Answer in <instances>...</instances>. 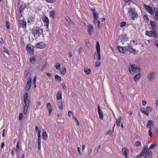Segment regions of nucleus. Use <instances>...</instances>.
<instances>
[{
	"label": "nucleus",
	"instance_id": "nucleus-1",
	"mask_svg": "<svg viewBox=\"0 0 158 158\" xmlns=\"http://www.w3.org/2000/svg\"><path fill=\"white\" fill-rule=\"evenodd\" d=\"M28 94L27 93H26L24 95V101L25 106L24 107L23 113L24 114H25L27 112L28 108L30 105V101L28 98Z\"/></svg>",
	"mask_w": 158,
	"mask_h": 158
},
{
	"label": "nucleus",
	"instance_id": "nucleus-2",
	"mask_svg": "<svg viewBox=\"0 0 158 158\" xmlns=\"http://www.w3.org/2000/svg\"><path fill=\"white\" fill-rule=\"evenodd\" d=\"M127 14L129 18L132 20L136 19L138 16L136 11L132 7H130L128 9Z\"/></svg>",
	"mask_w": 158,
	"mask_h": 158
},
{
	"label": "nucleus",
	"instance_id": "nucleus-3",
	"mask_svg": "<svg viewBox=\"0 0 158 158\" xmlns=\"http://www.w3.org/2000/svg\"><path fill=\"white\" fill-rule=\"evenodd\" d=\"M128 70L130 73L134 74L140 71V68L135 64H130L129 66Z\"/></svg>",
	"mask_w": 158,
	"mask_h": 158
},
{
	"label": "nucleus",
	"instance_id": "nucleus-4",
	"mask_svg": "<svg viewBox=\"0 0 158 158\" xmlns=\"http://www.w3.org/2000/svg\"><path fill=\"white\" fill-rule=\"evenodd\" d=\"M96 52L94 53V58L95 60H99L101 59L100 46L98 41H97L96 44Z\"/></svg>",
	"mask_w": 158,
	"mask_h": 158
},
{
	"label": "nucleus",
	"instance_id": "nucleus-5",
	"mask_svg": "<svg viewBox=\"0 0 158 158\" xmlns=\"http://www.w3.org/2000/svg\"><path fill=\"white\" fill-rule=\"evenodd\" d=\"M43 32V29L39 27L36 26L32 30V33L35 37H38Z\"/></svg>",
	"mask_w": 158,
	"mask_h": 158
},
{
	"label": "nucleus",
	"instance_id": "nucleus-6",
	"mask_svg": "<svg viewBox=\"0 0 158 158\" xmlns=\"http://www.w3.org/2000/svg\"><path fill=\"white\" fill-rule=\"evenodd\" d=\"M145 35L150 37H153L155 38H158L157 31L155 30L146 31Z\"/></svg>",
	"mask_w": 158,
	"mask_h": 158
},
{
	"label": "nucleus",
	"instance_id": "nucleus-7",
	"mask_svg": "<svg viewBox=\"0 0 158 158\" xmlns=\"http://www.w3.org/2000/svg\"><path fill=\"white\" fill-rule=\"evenodd\" d=\"M156 75L155 73L150 72L147 75L148 79L150 81L152 82L154 81Z\"/></svg>",
	"mask_w": 158,
	"mask_h": 158
},
{
	"label": "nucleus",
	"instance_id": "nucleus-8",
	"mask_svg": "<svg viewBox=\"0 0 158 158\" xmlns=\"http://www.w3.org/2000/svg\"><path fill=\"white\" fill-rule=\"evenodd\" d=\"M144 6L145 9L147 10L149 14L152 15H154V9L153 10L152 7L148 5H144Z\"/></svg>",
	"mask_w": 158,
	"mask_h": 158
},
{
	"label": "nucleus",
	"instance_id": "nucleus-9",
	"mask_svg": "<svg viewBox=\"0 0 158 158\" xmlns=\"http://www.w3.org/2000/svg\"><path fill=\"white\" fill-rule=\"evenodd\" d=\"M27 25V23L24 20H20L18 21V26L20 27H21L23 29H25Z\"/></svg>",
	"mask_w": 158,
	"mask_h": 158
},
{
	"label": "nucleus",
	"instance_id": "nucleus-10",
	"mask_svg": "<svg viewBox=\"0 0 158 158\" xmlns=\"http://www.w3.org/2000/svg\"><path fill=\"white\" fill-rule=\"evenodd\" d=\"M150 25L151 26L150 29L152 30H155L157 31V26L156 24V23L153 20H151L150 21Z\"/></svg>",
	"mask_w": 158,
	"mask_h": 158
},
{
	"label": "nucleus",
	"instance_id": "nucleus-11",
	"mask_svg": "<svg viewBox=\"0 0 158 158\" xmlns=\"http://www.w3.org/2000/svg\"><path fill=\"white\" fill-rule=\"evenodd\" d=\"M46 44L44 42H40L37 43L35 46V48H36L42 49L45 48Z\"/></svg>",
	"mask_w": 158,
	"mask_h": 158
},
{
	"label": "nucleus",
	"instance_id": "nucleus-12",
	"mask_svg": "<svg viewBox=\"0 0 158 158\" xmlns=\"http://www.w3.org/2000/svg\"><path fill=\"white\" fill-rule=\"evenodd\" d=\"M31 84V77H28L27 79V82L26 85L25 90L29 91L30 88Z\"/></svg>",
	"mask_w": 158,
	"mask_h": 158
},
{
	"label": "nucleus",
	"instance_id": "nucleus-13",
	"mask_svg": "<svg viewBox=\"0 0 158 158\" xmlns=\"http://www.w3.org/2000/svg\"><path fill=\"white\" fill-rule=\"evenodd\" d=\"M33 47L30 44H28L26 47V50L29 54L33 55Z\"/></svg>",
	"mask_w": 158,
	"mask_h": 158
},
{
	"label": "nucleus",
	"instance_id": "nucleus-14",
	"mask_svg": "<svg viewBox=\"0 0 158 158\" xmlns=\"http://www.w3.org/2000/svg\"><path fill=\"white\" fill-rule=\"evenodd\" d=\"M154 123V121L151 120H148L147 122V127L150 129L153 126Z\"/></svg>",
	"mask_w": 158,
	"mask_h": 158
},
{
	"label": "nucleus",
	"instance_id": "nucleus-15",
	"mask_svg": "<svg viewBox=\"0 0 158 158\" xmlns=\"http://www.w3.org/2000/svg\"><path fill=\"white\" fill-rule=\"evenodd\" d=\"M94 28V26L91 24H89L87 27V31L88 33L91 35V33L93 32V29Z\"/></svg>",
	"mask_w": 158,
	"mask_h": 158
},
{
	"label": "nucleus",
	"instance_id": "nucleus-16",
	"mask_svg": "<svg viewBox=\"0 0 158 158\" xmlns=\"http://www.w3.org/2000/svg\"><path fill=\"white\" fill-rule=\"evenodd\" d=\"M141 74L140 73H138L137 74H136L133 77L134 81L135 82H137V81L139 80L141 77Z\"/></svg>",
	"mask_w": 158,
	"mask_h": 158
},
{
	"label": "nucleus",
	"instance_id": "nucleus-17",
	"mask_svg": "<svg viewBox=\"0 0 158 158\" xmlns=\"http://www.w3.org/2000/svg\"><path fill=\"white\" fill-rule=\"evenodd\" d=\"M122 151L123 153L125 156L126 158H127L128 155V153L129 152V150L126 148L123 147L122 148Z\"/></svg>",
	"mask_w": 158,
	"mask_h": 158
},
{
	"label": "nucleus",
	"instance_id": "nucleus-18",
	"mask_svg": "<svg viewBox=\"0 0 158 158\" xmlns=\"http://www.w3.org/2000/svg\"><path fill=\"white\" fill-rule=\"evenodd\" d=\"M98 111L99 115V118L101 119H102L103 118V114L99 106H98Z\"/></svg>",
	"mask_w": 158,
	"mask_h": 158
},
{
	"label": "nucleus",
	"instance_id": "nucleus-19",
	"mask_svg": "<svg viewBox=\"0 0 158 158\" xmlns=\"http://www.w3.org/2000/svg\"><path fill=\"white\" fill-rule=\"evenodd\" d=\"M154 19L158 21V8H154Z\"/></svg>",
	"mask_w": 158,
	"mask_h": 158
},
{
	"label": "nucleus",
	"instance_id": "nucleus-20",
	"mask_svg": "<svg viewBox=\"0 0 158 158\" xmlns=\"http://www.w3.org/2000/svg\"><path fill=\"white\" fill-rule=\"evenodd\" d=\"M118 49L120 52L124 53L126 52V49L125 47H123L120 46H118Z\"/></svg>",
	"mask_w": 158,
	"mask_h": 158
},
{
	"label": "nucleus",
	"instance_id": "nucleus-21",
	"mask_svg": "<svg viewBox=\"0 0 158 158\" xmlns=\"http://www.w3.org/2000/svg\"><path fill=\"white\" fill-rule=\"evenodd\" d=\"M47 109L48 110V113L49 114H50L51 113V112L52 111V107L51 106V104H50V103L48 102L47 104Z\"/></svg>",
	"mask_w": 158,
	"mask_h": 158
},
{
	"label": "nucleus",
	"instance_id": "nucleus-22",
	"mask_svg": "<svg viewBox=\"0 0 158 158\" xmlns=\"http://www.w3.org/2000/svg\"><path fill=\"white\" fill-rule=\"evenodd\" d=\"M157 143L156 141L153 142L150 145L149 148V149H152L154 148L157 146Z\"/></svg>",
	"mask_w": 158,
	"mask_h": 158
},
{
	"label": "nucleus",
	"instance_id": "nucleus-23",
	"mask_svg": "<svg viewBox=\"0 0 158 158\" xmlns=\"http://www.w3.org/2000/svg\"><path fill=\"white\" fill-rule=\"evenodd\" d=\"M141 110L142 112L144 114H145L147 116H148L149 115V111L148 110H145L144 107H142L141 109Z\"/></svg>",
	"mask_w": 158,
	"mask_h": 158
},
{
	"label": "nucleus",
	"instance_id": "nucleus-24",
	"mask_svg": "<svg viewBox=\"0 0 158 158\" xmlns=\"http://www.w3.org/2000/svg\"><path fill=\"white\" fill-rule=\"evenodd\" d=\"M126 49V51L130 52H133L134 51H135V49L133 48L130 45H128Z\"/></svg>",
	"mask_w": 158,
	"mask_h": 158
},
{
	"label": "nucleus",
	"instance_id": "nucleus-25",
	"mask_svg": "<svg viewBox=\"0 0 158 158\" xmlns=\"http://www.w3.org/2000/svg\"><path fill=\"white\" fill-rule=\"evenodd\" d=\"M48 138V135L46 131L45 130L43 131V138L44 140H46Z\"/></svg>",
	"mask_w": 158,
	"mask_h": 158
},
{
	"label": "nucleus",
	"instance_id": "nucleus-26",
	"mask_svg": "<svg viewBox=\"0 0 158 158\" xmlns=\"http://www.w3.org/2000/svg\"><path fill=\"white\" fill-rule=\"evenodd\" d=\"M57 100H60L62 99V92L59 91L57 94Z\"/></svg>",
	"mask_w": 158,
	"mask_h": 158
},
{
	"label": "nucleus",
	"instance_id": "nucleus-27",
	"mask_svg": "<svg viewBox=\"0 0 158 158\" xmlns=\"http://www.w3.org/2000/svg\"><path fill=\"white\" fill-rule=\"evenodd\" d=\"M57 106L59 108L60 110H62L63 109L62 106H63V103L61 101H59L57 104Z\"/></svg>",
	"mask_w": 158,
	"mask_h": 158
},
{
	"label": "nucleus",
	"instance_id": "nucleus-28",
	"mask_svg": "<svg viewBox=\"0 0 158 158\" xmlns=\"http://www.w3.org/2000/svg\"><path fill=\"white\" fill-rule=\"evenodd\" d=\"M122 118L121 117H120L116 119V125L118 126H120V123L121 121Z\"/></svg>",
	"mask_w": 158,
	"mask_h": 158
},
{
	"label": "nucleus",
	"instance_id": "nucleus-29",
	"mask_svg": "<svg viewBox=\"0 0 158 158\" xmlns=\"http://www.w3.org/2000/svg\"><path fill=\"white\" fill-rule=\"evenodd\" d=\"M42 21L45 22L46 23H49V19L46 16H44L42 18Z\"/></svg>",
	"mask_w": 158,
	"mask_h": 158
},
{
	"label": "nucleus",
	"instance_id": "nucleus-30",
	"mask_svg": "<svg viewBox=\"0 0 158 158\" xmlns=\"http://www.w3.org/2000/svg\"><path fill=\"white\" fill-rule=\"evenodd\" d=\"M61 73L63 75L66 73V68L65 67H62L60 70Z\"/></svg>",
	"mask_w": 158,
	"mask_h": 158
},
{
	"label": "nucleus",
	"instance_id": "nucleus-31",
	"mask_svg": "<svg viewBox=\"0 0 158 158\" xmlns=\"http://www.w3.org/2000/svg\"><path fill=\"white\" fill-rule=\"evenodd\" d=\"M144 154L147 156H150L152 155V152L150 151L147 150L146 151Z\"/></svg>",
	"mask_w": 158,
	"mask_h": 158
},
{
	"label": "nucleus",
	"instance_id": "nucleus-32",
	"mask_svg": "<svg viewBox=\"0 0 158 158\" xmlns=\"http://www.w3.org/2000/svg\"><path fill=\"white\" fill-rule=\"evenodd\" d=\"M85 73L87 75H88L91 73V70L90 69L86 68L84 69Z\"/></svg>",
	"mask_w": 158,
	"mask_h": 158
},
{
	"label": "nucleus",
	"instance_id": "nucleus-33",
	"mask_svg": "<svg viewBox=\"0 0 158 158\" xmlns=\"http://www.w3.org/2000/svg\"><path fill=\"white\" fill-rule=\"evenodd\" d=\"M148 148V146L147 145L145 146L142 150V152H141V155H144L145 153Z\"/></svg>",
	"mask_w": 158,
	"mask_h": 158
},
{
	"label": "nucleus",
	"instance_id": "nucleus-34",
	"mask_svg": "<svg viewBox=\"0 0 158 158\" xmlns=\"http://www.w3.org/2000/svg\"><path fill=\"white\" fill-rule=\"evenodd\" d=\"M36 61L35 58L33 56H32L30 58V62L31 64H33Z\"/></svg>",
	"mask_w": 158,
	"mask_h": 158
},
{
	"label": "nucleus",
	"instance_id": "nucleus-35",
	"mask_svg": "<svg viewBox=\"0 0 158 158\" xmlns=\"http://www.w3.org/2000/svg\"><path fill=\"white\" fill-rule=\"evenodd\" d=\"M26 7V6L21 5L19 8V12L20 13H22L23 11L25 8Z\"/></svg>",
	"mask_w": 158,
	"mask_h": 158
},
{
	"label": "nucleus",
	"instance_id": "nucleus-36",
	"mask_svg": "<svg viewBox=\"0 0 158 158\" xmlns=\"http://www.w3.org/2000/svg\"><path fill=\"white\" fill-rule=\"evenodd\" d=\"M49 15L52 18H54L55 15V12L54 11L52 10L49 12Z\"/></svg>",
	"mask_w": 158,
	"mask_h": 158
},
{
	"label": "nucleus",
	"instance_id": "nucleus-37",
	"mask_svg": "<svg viewBox=\"0 0 158 158\" xmlns=\"http://www.w3.org/2000/svg\"><path fill=\"white\" fill-rule=\"evenodd\" d=\"M101 147V145H100L98 147L96 148L94 151V154H96L98 152V150L100 149Z\"/></svg>",
	"mask_w": 158,
	"mask_h": 158
},
{
	"label": "nucleus",
	"instance_id": "nucleus-38",
	"mask_svg": "<svg viewBox=\"0 0 158 158\" xmlns=\"http://www.w3.org/2000/svg\"><path fill=\"white\" fill-rule=\"evenodd\" d=\"M55 79L56 80L60 81H61V79L60 77L57 75H56L54 77Z\"/></svg>",
	"mask_w": 158,
	"mask_h": 158
},
{
	"label": "nucleus",
	"instance_id": "nucleus-39",
	"mask_svg": "<svg viewBox=\"0 0 158 158\" xmlns=\"http://www.w3.org/2000/svg\"><path fill=\"white\" fill-rule=\"evenodd\" d=\"M93 15L94 17V18L98 19V13L94 12H93Z\"/></svg>",
	"mask_w": 158,
	"mask_h": 158
},
{
	"label": "nucleus",
	"instance_id": "nucleus-40",
	"mask_svg": "<svg viewBox=\"0 0 158 158\" xmlns=\"http://www.w3.org/2000/svg\"><path fill=\"white\" fill-rule=\"evenodd\" d=\"M98 27L99 29H101L102 27V24L100 20H98Z\"/></svg>",
	"mask_w": 158,
	"mask_h": 158
},
{
	"label": "nucleus",
	"instance_id": "nucleus-41",
	"mask_svg": "<svg viewBox=\"0 0 158 158\" xmlns=\"http://www.w3.org/2000/svg\"><path fill=\"white\" fill-rule=\"evenodd\" d=\"M100 64L101 62L99 60L96 61L95 65V67H97L99 66L100 65Z\"/></svg>",
	"mask_w": 158,
	"mask_h": 158
},
{
	"label": "nucleus",
	"instance_id": "nucleus-42",
	"mask_svg": "<svg viewBox=\"0 0 158 158\" xmlns=\"http://www.w3.org/2000/svg\"><path fill=\"white\" fill-rule=\"evenodd\" d=\"M56 68L57 69H59L60 68V64L57 63L55 65Z\"/></svg>",
	"mask_w": 158,
	"mask_h": 158
},
{
	"label": "nucleus",
	"instance_id": "nucleus-43",
	"mask_svg": "<svg viewBox=\"0 0 158 158\" xmlns=\"http://www.w3.org/2000/svg\"><path fill=\"white\" fill-rule=\"evenodd\" d=\"M32 20H33V18H29L28 19V20L27 21V23H29L30 24H31L32 22Z\"/></svg>",
	"mask_w": 158,
	"mask_h": 158
},
{
	"label": "nucleus",
	"instance_id": "nucleus-44",
	"mask_svg": "<svg viewBox=\"0 0 158 158\" xmlns=\"http://www.w3.org/2000/svg\"><path fill=\"white\" fill-rule=\"evenodd\" d=\"M41 140H38V148L39 150H40L41 149Z\"/></svg>",
	"mask_w": 158,
	"mask_h": 158
},
{
	"label": "nucleus",
	"instance_id": "nucleus-45",
	"mask_svg": "<svg viewBox=\"0 0 158 158\" xmlns=\"http://www.w3.org/2000/svg\"><path fill=\"white\" fill-rule=\"evenodd\" d=\"M19 142H18V143L16 146V151L17 152H19Z\"/></svg>",
	"mask_w": 158,
	"mask_h": 158
},
{
	"label": "nucleus",
	"instance_id": "nucleus-46",
	"mask_svg": "<svg viewBox=\"0 0 158 158\" xmlns=\"http://www.w3.org/2000/svg\"><path fill=\"white\" fill-rule=\"evenodd\" d=\"M45 1L49 3H53L55 2L56 0H45Z\"/></svg>",
	"mask_w": 158,
	"mask_h": 158
},
{
	"label": "nucleus",
	"instance_id": "nucleus-47",
	"mask_svg": "<svg viewBox=\"0 0 158 158\" xmlns=\"http://www.w3.org/2000/svg\"><path fill=\"white\" fill-rule=\"evenodd\" d=\"M120 37L122 39L126 40L127 39V36L124 34L122 35Z\"/></svg>",
	"mask_w": 158,
	"mask_h": 158
},
{
	"label": "nucleus",
	"instance_id": "nucleus-48",
	"mask_svg": "<svg viewBox=\"0 0 158 158\" xmlns=\"http://www.w3.org/2000/svg\"><path fill=\"white\" fill-rule=\"evenodd\" d=\"M135 145L136 146H140L141 145V143L139 141H137L135 142Z\"/></svg>",
	"mask_w": 158,
	"mask_h": 158
},
{
	"label": "nucleus",
	"instance_id": "nucleus-49",
	"mask_svg": "<svg viewBox=\"0 0 158 158\" xmlns=\"http://www.w3.org/2000/svg\"><path fill=\"white\" fill-rule=\"evenodd\" d=\"M23 17L22 13H20V15L17 18V19H18L19 20H21V19H22Z\"/></svg>",
	"mask_w": 158,
	"mask_h": 158
},
{
	"label": "nucleus",
	"instance_id": "nucleus-50",
	"mask_svg": "<svg viewBox=\"0 0 158 158\" xmlns=\"http://www.w3.org/2000/svg\"><path fill=\"white\" fill-rule=\"evenodd\" d=\"M143 18L144 20H147V22H148V20H149V19L148 18V16L147 15H144Z\"/></svg>",
	"mask_w": 158,
	"mask_h": 158
},
{
	"label": "nucleus",
	"instance_id": "nucleus-51",
	"mask_svg": "<svg viewBox=\"0 0 158 158\" xmlns=\"http://www.w3.org/2000/svg\"><path fill=\"white\" fill-rule=\"evenodd\" d=\"M126 23L125 22H122L120 24V26L123 27L124 26L126 25Z\"/></svg>",
	"mask_w": 158,
	"mask_h": 158
},
{
	"label": "nucleus",
	"instance_id": "nucleus-52",
	"mask_svg": "<svg viewBox=\"0 0 158 158\" xmlns=\"http://www.w3.org/2000/svg\"><path fill=\"white\" fill-rule=\"evenodd\" d=\"M147 110H148L149 111V110H150V112H152V111L153 109L149 106H148L146 108Z\"/></svg>",
	"mask_w": 158,
	"mask_h": 158
},
{
	"label": "nucleus",
	"instance_id": "nucleus-53",
	"mask_svg": "<svg viewBox=\"0 0 158 158\" xmlns=\"http://www.w3.org/2000/svg\"><path fill=\"white\" fill-rule=\"evenodd\" d=\"M98 19L94 18L93 23L94 24H96L97 23V22H98Z\"/></svg>",
	"mask_w": 158,
	"mask_h": 158
},
{
	"label": "nucleus",
	"instance_id": "nucleus-54",
	"mask_svg": "<svg viewBox=\"0 0 158 158\" xmlns=\"http://www.w3.org/2000/svg\"><path fill=\"white\" fill-rule=\"evenodd\" d=\"M46 63L45 64L43 65L41 69V71H43L44 70L46 69Z\"/></svg>",
	"mask_w": 158,
	"mask_h": 158
},
{
	"label": "nucleus",
	"instance_id": "nucleus-55",
	"mask_svg": "<svg viewBox=\"0 0 158 158\" xmlns=\"http://www.w3.org/2000/svg\"><path fill=\"white\" fill-rule=\"evenodd\" d=\"M23 117V114L22 113H20L19 115V120H21Z\"/></svg>",
	"mask_w": 158,
	"mask_h": 158
},
{
	"label": "nucleus",
	"instance_id": "nucleus-56",
	"mask_svg": "<svg viewBox=\"0 0 158 158\" xmlns=\"http://www.w3.org/2000/svg\"><path fill=\"white\" fill-rule=\"evenodd\" d=\"M2 50H3V51L4 52L7 53L8 55H9V54L8 53V51L7 50V49L6 48H3V49Z\"/></svg>",
	"mask_w": 158,
	"mask_h": 158
},
{
	"label": "nucleus",
	"instance_id": "nucleus-57",
	"mask_svg": "<svg viewBox=\"0 0 158 158\" xmlns=\"http://www.w3.org/2000/svg\"><path fill=\"white\" fill-rule=\"evenodd\" d=\"M151 129H150L148 131L149 135L150 137H152V133L151 131Z\"/></svg>",
	"mask_w": 158,
	"mask_h": 158
},
{
	"label": "nucleus",
	"instance_id": "nucleus-58",
	"mask_svg": "<svg viewBox=\"0 0 158 158\" xmlns=\"http://www.w3.org/2000/svg\"><path fill=\"white\" fill-rule=\"evenodd\" d=\"M79 54H81V53L82 52V47H80L78 51Z\"/></svg>",
	"mask_w": 158,
	"mask_h": 158
},
{
	"label": "nucleus",
	"instance_id": "nucleus-59",
	"mask_svg": "<svg viewBox=\"0 0 158 158\" xmlns=\"http://www.w3.org/2000/svg\"><path fill=\"white\" fill-rule=\"evenodd\" d=\"M6 27L8 29H9L10 28L9 23L8 21H7L6 22Z\"/></svg>",
	"mask_w": 158,
	"mask_h": 158
},
{
	"label": "nucleus",
	"instance_id": "nucleus-60",
	"mask_svg": "<svg viewBox=\"0 0 158 158\" xmlns=\"http://www.w3.org/2000/svg\"><path fill=\"white\" fill-rule=\"evenodd\" d=\"M111 132V130H109L108 131H107L105 133V135H108L109 134H110Z\"/></svg>",
	"mask_w": 158,
	"mask_h": 158
},
{
	"label": "nucleus",
	"instance_id": "nucleus-61",
	"mask_svg": "<svg viewBox=\"0 0 158 158\" xmlns=\"http://www.w3.org/2000/svg\"><path fill=\"white\" fill-rule=\"evenodd\" d=\"M35 129L36 132H38V131H40V130L39 129L38 127L37 126L35 127Z\"/></svg>",
	"mask_w": 158,
	"mask_h": 158
},
{
	"label": "nucleus",
	"instance_id": "nucleus-62",
	"mask_svg": "<svg viewBox=\"0 0 158 158\" xmlns=\"http://www.w3.org/2000/svg\"><path fill=\"white\" fill-rule=\"evenodd\" d=\"M36 77H34L33 78V81H32L33 84H35V82L36 81Z\"/></svg>",
	"mask_w": 158,
	"mask_h": 158
},
{
	"label": "nucleus",
	"instance_id": "nucleus-63",
	"mask_svg": "<svg viewBox=\"0 0 158 158\" xmlns=\"http://www.w3.org/2000/svg\"><path fill=\"white\" fill-rule=\"evenodd\" d=\"M68 114L69 117H70L71 115L73 114L72 113L70 110H69L68 111Z\"/></svg>",
	"mask_w": 158,
	"mask_h": 158
},
{
	"label": "nucleus",
	"instance_id": "nucleus-64",
	"mask_svg": "<svg viewBox=\"0 0 158 158\" xmlns=\"http://www.w3.org/2000/svg\"><path fill=\"white\" fill-rule=\"evenodd\" d=\"M155 44L156 46H157V48H158V40H156L155 41Z\"/></svg>",
	"mask_w": 158,
	"mask_h": 158
}]
</instances>
